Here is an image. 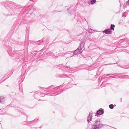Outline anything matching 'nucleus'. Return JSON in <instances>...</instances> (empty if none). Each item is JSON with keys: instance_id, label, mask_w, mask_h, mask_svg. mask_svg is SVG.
Here are the masks:
<instances>
[{"instance_id": "2eb2a0df", "label": "nucleus", "mask_w": 129, "mask_h": 129, "mask_svg": "<svg viewBox=\"0 0 129 129\" xmlns=\"http://www.w3.org/2000/svg\"><path fill=\"white\" fill-rule=\"evenodd\" d=\"M42 126H40V127H39V128H42Z\"/></svg>"}, {"instance_id": "f3484780", "label": "nucleus", "mask_w": 129, "mask_h": 129, "mask_svg": "<svg viewBox=\"0 0 129 129\" xmlns=\"http://www.w3.org/2000/svg\"><path fill=\"white\" fill-rule=\"evenodd\" d=\"M127 3H128V4H129V0L128 1Z\"/></svg>"}, {"instance_id": "9d476101", "label": "nucleus", "mask_w": 129, "mask_h": 129, "mask_svg": "<svg viewBox=\"0 0 129 129\" xmlns=\"http://www.w3.org/2000/svg\"><path fill=\"white\" fill-rule=\"evenodd\" d=\"M109 108L111 109H113L114 108V106H115L116 105H109Z\"/></svg>"}, {"instance_id": "dca6fc26", "label": "nucleus", "mask_w": 129, "mask_h": 129, "mask_svg": "<svg viewBox=\"0 0 129 129\" xmlns=\"http://www.w3.org/2000/svg\"><path fill=\"white\" fill-rule=\"evenodd\" d=\"M26 120H27V117H28V116L27 115H26Z\"/></svg>"}, {"instance_id": "aec40b11", "label": "nucleus", "mask_w": 129, "mask_h": 129, "mask_svg": "<svg viewBox=\"0 0 129 129\" xmlns=\"http://www.w3.org/2000/svg\"><path fill=\"white\" fill-rule=\"evenodd\" d=\"M33 107H31V108H33Z\"/></svg>"}, {"instance_id": "6e6552de", "label": "nucleus", "mask_w": 129, "mask_h": 129, "mask_svg": "<svg viewBox=\"0 0 129 129\" xmlns=\"http://www.w3.org/2000/svg\"><path fill=\"white\" fill-rule=\"evenodd\" d=\"M74 52V53L76 54H80L81 53V52L80 51L79 49L75 50Z\"/></svg>"}, {"instance_id": "423d86ee", "label": "nucleus", "mask_w": 129, "mask_h": 129, "mask_svg": "<svg viewBox=\"0 0 129 129\" xmlns=\"http://www.w3.org/2000/svg\"><path fill=\"white\" fill-rule=\"evenodd\" d=\"M103 32L106 34H111L112 33L111 29H107L106 30H104Z\"/></svg>"}, {"instance_id": "9b49d317", "label": "nucleus", "mask_w": 129, "mask_h": 129, "mask_svg": "<svg viewBox=\"0 0 129 129\" xmlns=\"http://www.w3.org/2000/svg\"><path fill=\"white\" fill-rule=\"evenodd\" d=\"M95 0H91V3L92 4L95 3Z\"/></svg>"}, {"instance_id": "4468645a", "label": "nucleus", "mask_w": 129, "mask_h": 129, "mask_svg": "<svg viewBox=\"0 0 129 129\" xmlns=\"http://www.w3.org/2000/svg\"><path fill=\"white\" fill-rule=\"evenodd\" d=\"M25 121L23 122L22 123H27L26 121Z\"/></svg>"}, {"instance_id": "7ed1b4c3", "label": "nucleus", "mask_w": 129, "mask_h": 129, "mask_svg": "<svg viewBox=\"0 0 129 129\" xmlns=\"http://www.w3.org/2000/svg\"><path fill=\"white\" fill-rule=\"evenodd\" d=\"M104 112V110L101 108L96 111V113L95 114V116L97 117H99V116L103 115Z\"/></svg>"}, {"instance_id": "20e7f679", "label": "nucleus", "mask_w": 129, "mask_h": 129, "mask_svg": "<svg viewBox=\"0 0 129 129\" xmlns=\"http://www.w3.org/2000/svg\"><path fill=\"white\" fill-rule=\"evenodd\" d=\"M15 109L16 110H17V111L18 112H21L20 113H21V114L23 115H26V114L25 113H24L23 112H21L22 110V109L18 107H16L15 108Z\"/></svg>"}, {"instance_id": "0eeeda50", "label": "nucleus", "mask_w": 129, "mask_h": 129, "mask_svg": "<svg viewBox=\"0 0 129 129\" xmlns=\"http://www.w3.org/2000/svg\"><path fill=\"white\" fill-rule=\"evenodd\" d=\"M5 101V99L3 96H0V103L2 104Z\"/></svg>"}, {"instance_id": "ddd939ff", "label": "nucleus", "mask_w": 129, "mask_h": 129, "mask_svg": "<svg viewBox=\"0 0 129 129\" xmlns=\"http://www.w3.org/2000/svg\"><path fill=\"white\" fill-rule=\"evenodd\" d=\"M84 44V43L83 42H81L80 46H82L83 47Z\"/></svg>"}, {"instance_id": "f8f14e48", "label": "nucleus", "mask_w": 129, "mask_h": 129, "mask_svg": "<svg viewBox=\"0 0 129 129\" xmlns=\"http://www.w3.org/2000/svg\"><path fill=\"white\" fill-rule=\"evenodd\" d=\"M88 31L90 33H91L93 32V30L91 29H89Z\"/></svg>"}, {"instance_id": "f257e3e1", "label": "nucleus", "mask_w": 129, "mask_h": 129, "mask_svg": "<svg viewBox=\"0 0 129 129\" xmlns=\"http://www.w3.org/2000/svg\"><path fill=\"white\" fill-rule=\"evenodd\" d=\"M92 112V113H89V114L87 117V121L89 124L90 123L92 124H93L91 129H99L103 125H107L105 124H102L101 122L98 120H95L94 121V123H92V122H93V121L92 120V114L93 113Z\"/></svg>"}, {"instance_id": "a211bd4d", "label": "nucleus", "mask_w": 129, "mask_h": 129, "mask_svg": "<svg viewBox=\"0 0 129 129\" xmlns=\"http://www.w3.org/2000/svg\"><path fill=\"white\" fill-rule=\"evenodd\" d=\"M25 124V125H28L26 124Z\"/></svg>"}, {"instance_id": "1a4fd4ad", "label": "nucleus", "mask_w": 129, "mask_h": 129, "mask_svg": "<svg viewBox=\"0 0 129 129\" xmlns=\"http://www.w3.org/2000/svg\"><path fill=\"white\" fill-rule=\"evenodd\" d=\"M115 25L113 24H111V30H114L115 27Z\"/></svg>"}, {"instance_id": "f03ea898", "label": "nucleus", "mask_w": 129, "mask_h": 129, "mask_svg": "<svg viewBox=\"0 0 129 129\" xmlns=\"http://www.w3.org/2000/svg\"><path fill=\"white\" fill-rule=\"evenodd\" d=\"M38 120L39 119H36L31 121H26V122L27 123L31 124L30 125V128H31V129H33V128H35L36 129H37V127H33L32 125H33L36 124L37 122L38 121Z\"/></svg>"}, {"instance_id": "39448f33", "label": "nucleus", "mask_w": 129, "mask_h": 129, "mask_svg": "<svg viewBox=\"0 0 129 129\" xmlns=\"http://www.w3.org/2000/svg\"><path fill=\"white\" fill-rule=\"evenodd\" d=\"M4 107H2L0 106V115L1 114H5V112H6V110L5 109V108H4L3 109V108Z\"/></svg>"}, {"instance_id": "6ab92c4d", "label": "nucleus", "mask_w": 129, "mask_h": 129, "mask_svg": "<svg viewBox=\"0 0 129 129\" xmlns=\"http://www.w3.org/2000/svg\"><path fill=\"white\" fill-rule=\"evenodd\" d=\"M110 105H113L112 104H111Z\"/></svg>"}]
</instances>
